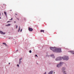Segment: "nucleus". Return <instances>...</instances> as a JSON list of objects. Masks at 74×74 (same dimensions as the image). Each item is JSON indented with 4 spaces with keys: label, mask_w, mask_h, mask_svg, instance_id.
Returning a JSON list of instances; mask_svg holds the SVG:
<instances>
[{
    "label": "nucleus",
    "mask_w": 74,
    "mask_h": 74,
    "mask_svg": "<svg viewBox=\"0 0 74 74\" xmlns=\"http://www.w3.org/2000/svg\"><path fill=\"white\" fill-rule=\"evenodd\" d=\"M21 30V28L20 27V26L19 27L18 30V32H19L20 31V30Z\"/></svg>",
    "instance_id": "obj_11"
},
{
    "label": "nucleus",
    "mask_w": 74,
    "mask_h": 74,
    "mask_svg": "<svg viewBox=\"0 0 74 74\" xmlns=\"http://www.w3.org/2000/svg\"><path fill=\"white\" fill-rule=\"evenodd\" d=\"M10 64V63H9V64Z\"/></svg>",
    "instance_id": "obj_31"
},
{
    "label": "nucleus",
    "mask_w": 74,
    "mask_h": 74,
    "mask_svg": "<svg viewBox=\"0 0 74 74\" xmlns=\"http://www.w3.org/2000/svg\"><path fill=\"white\" fill-rule=\"evenodd\" d=\"M69 57L67 56H64L62 57V59L63 60H69Z\"/></svg>",
    "instance_id": "obj_2"
},
{
    "label": "nucleus",
    "mask_w": 74,
    "mask_h": 74,
    "mask_svg": "<svg viewBox=\"0 0 74 74\" xmlns=\"http://www.w3.org/2000/svg\"><path fill=\"white\" fill-rule=\"evenodd\" d=\"M3 44H4V45H5V46H7V45L5 43H3Z\"/></svg>",
    "instance_id": "obj_14"
},
{
    "label": "nucleus",
    "mask_w": 74,
    "mask_h": 74,
    "mask_svg": "<svg viewBox=\"0 0 74 74\" xmlns=\"http://www.w3.org/2000/svg\"><path fill=\"white\" fill-rule=\"evenodd\" d=\"M19 64H21V60H19Z\"/></svg>",
    "instance_id": "obj_16"
},
{
    "label": "nucleus",
    "mask_w": 74,
    "mask_h": 74,
    "mask_svg": "<svg viewBox=\"0 0 74 74\" xmlns=\"http://www.w3.org/2000/svg\"><path fill=\"white\" fill-rule=\"evenodd\" d=\"M12 11V10H10V11Z\"/></svg>",
    "instance_id": "obj_32"
},
{
    "label": "nucleus",
    "mask_w": 74,
    "mask_h": 74,
    "mask_svg": "<svg viewBox=\"0 0 74 74\" xmlns=\"http://www.w3.org/2000/svg\"><path fill=\"white\" fill-rule=\"evenodd\" d=\"M17 19L18 20V21H19V18H17Z\"/></svg>",
    "instance_id": "obj_24"
},
{
    "label": "nucleus",
    "mask_w": 74,
    "mask_h": 74,
    "mask_svg": "<svg viewBox=\"0 0 74 74\" xmlns=\"http://www.w3.org/2000/svg\"><path fill=\"white\" fill-rule=\"evenodd\" d=\"M35 56H37V55H35Z\"/></svg>",
    "instance_id": "obj_26"
},
{
    "label": "nucleus",
    "mask_w": 74,
    "mask_h": 74,
    "mask_svg": "<svg viewBox=\"0 0 74 74\" xmlns=\"http://www.w3.org/2000/svg\"><path fill=\"white\" fill-rule=\"evenodd\" d=\"M29 53H32V51L30 50L29 51Z\"/></svg>",
    "instance_id": "obj_17"
},
{
    "label": "nucleus",
    "mask_w": 74,
    "mask_h": 74,
    "mask_svg": "<svg viewBox=\"0 0 74 74\" xmlns=\"http://www.w3.org/2000/svg\"><path fill=\"white\" fill-rule=\"evenodd\" d=\"M63 73L64 74H66V73H65V72Z\"/></svg>",
    "instance_id": "obj_23"
},
{
    "label": "nucleus",
    "mask_w": 74,
    "mask_h": 74,
    "mask_svg": "<svg viewBox=\"0 0 74 74\" xmlns=\"http://www.w3.org/2000/svg\"><path fill=\"white\" fill-rule=\"evenodd\" d=\"M11 24H8V25H6V26H10Z\"/></svg>",
    "instance_id": "obj_13"
},
{
    "label": "nucleus",
    "mask_w": 74,
    "mask_h": 74,
    "mask_svg": "<svg viewBox=\"0 0 74 74\" xmlns=\"http://www.w3.org/2000/svg\"><path fill=\"white\" fill-rule=\"evenodd\" d=\"M72 54H74V51H72L71 53Z\"/></svg>",
    "instance_id": "obj_15"
},
{
    "label": "nucleus",
    "mask_w": 74,
    "mask_h": 74,
    "mask_svg": "<svg viewBox=\"0 0 74 74\" xmlns=\"http://www.w3.org/2000/svg\"><path fill=\"white\" fill-rule=\"evenodd\" d=\"M63 59L62 57H59L56 59V60H61Z\"/></svg>",
    "instance_id": "obj_3"
},
{
    "label": "nucleus",
    "mask_w": 74,
    "mask_h": 74,
    "mask_svg": "<svg viewBox=\"0 0 74 74\" xmlns=\"http://www.w3.org/2000/svg\"><path fill=\"white\" fill-rule=\"evenodd\" d=\"M10 22V21H8L7 22V23H8V22Z\"/></svg>",
    "instance_id": "obj_21"
},
{
    "label": "nucleus",
    "mask_w": 74,
    "mask_h": 74,
    "mask_svg": "<svg viewBox=\"0 0 74 74\" xmlns=\"http://www.w3.org/2000/svg\"><path fill=\"white\" fill-rule=\"evenodd\" d=\"M4 14H5V16L6 17H7V12H4Z\"/></svg>",
    "instance_id": "obj_9"
},
{
    "label": "nucleus",
    "mask_w": 74,
    "mask_h": 74,
    "mask_svg": "<svg viewBox=\"0 0 74 74\" xmlns=\"http://www.w3.org/2000/svg\"><path fill=\"white\" fill-rule=\"evenodd\" d=\"M54 73H55V72Z\"/></svg>",
    "instance_id": "obj_35"
},
{
    "label": "nucleus",
    "mask_w": 74,
    "mask_h": 74,
    "mask_svg": "<svg viewBox=\"0 0 74 74\" xmlns=\"http://www.w3.org/2000/svg\"><path fill=\"white\" fill-rule=\"evenodd\" d=\"M22 59V58H21L19 60H21Z\"/></svg>",
    "instance_id": "obj_18"
},
{
    "label": "nucleus",
    "mask_w": 74,
    "mask_h": 74,
    "mask_svg": "<svg viewBox=\"0 0 74 74\" xmlns=\"http://www.w3.org/2000/svg\"><path fill=\"white\" fill-rule=\"evenodd\" d=\"M17 28H18V25H16V29H17Z\"/></svg>",
    "instance_id": "obj_19"
},
{
    "label": "nucleus",
    "mask_w": 74,
    "mask_h": 74,
    "mask_svg": "<svg viewBox=\"0 0 74 74\" xmlns=\"http://www.w3.org/2000/svg\"><path fill=\"white\" fill-rule=\"evenodd\" d=\"M16 51H18V50H17Z\"/></svg>",
    "instance_id": "obj_29"
},
{
    "label": "nucleus",
    "mask_w": 74,
    "mask_h": 74,
    "mask_svg": "<svg viewBox=\"0 0 74 74\" xmlns=\"http://www.w3.org/2000/svg\"><path fill=\"white\" fill-rule=\"evenodd\" d=\"M14 23H16V21H14Z\"/></svg>",
    "instance_id": "obj_28"
},
{
    "label": "nucleus",
    "mask_w": 74,
    "mask_h": 74,
    "mask_svg": "<svg viewBox=\"0 0 74 74\" xmlns=\"http://www.w3.org/2000/svg\"><path fill=\"white\" fill-rule=\"evenodd\" d=\"M52 73H53V71H51L48 74H52Z\"/></svg>",
    "instance_id": "obj_8"
},
{
    "label": "nucleus",
    "mask_w": 74,
    "mask_h": 74,
    "mask_svg": "<svg viewBox=\"0 0 74 74\" xmlns=\"http://www.w3.org/2000/svg\"><path fill=\"white\" fill-rule=\"evenodd\" d=\"M65 70H66V69L64 68H62V71L63 72V73H64L66 72V71H64Z\"/></svg>",
    "instance_id": "obj_5"
},
{
    "label": "nucleus",
    "mask_w": 74,
    "mask_h": 74,
    "mask_svg": "<svg viewBox=\"0 0 74 74\" xmlns=\"http://www.w3.org/2000/svg\"><path fill=\"white\" fill-rule=\"evenodd\" d=\"M63 62H60V64L57 65V67L58 68L62 66V64H63Z\"/></svg>",
    "instance_id": "obj_4"
},
{
    "label": "nucleus",
    "mask_w": 74,
    "mask_h": 74,
    "mask_svg": "<svg viewBox=\"0 0 74 74\" xmlns=\"http://www.w3.org/2000/svg\"><path fill=\"white\" fill-rule=\"evenodd\" d=\"M29 31H30V32H32V30H33V29L30 28V27H29Z\"/></svg>",
    "instance_id": "obj_6"
},
{
    "label": "nucleus",
    "mask_w": 74,
    "mask_h": 74,
    "mask_svg": "<svg viewBox=\"0 0 74 74\" xmlns=\"http://www.w3.org/2000/svg\"><path fill=\"white\" fill-rule=\"evenodd\" d=\"M51 57H52L53 58H55V56H54V55L53 54H52L51 55Z\"/></svg>",
    "instance_id": "obj_10"
},
{
    "label": "nucleus",
    "mask_w": 74,
    "mask_h": 74,
    "mask_svg": "<svg viewBox=\"0 0 74 74\" xmlns=\"http://www.w3.org/2000/svg\"><path fill=\"white\" fill-rule=\"evenodd\" d=\"M4 5H5V4H3Z\"/></svg>",
    "instance_id": "obj_34"
},
{
    "label": "nucleus",
    "mask_w": 74,
    "mask_h": 74,
    "mask_svg": "<svg viewBox=\"0 0 74 74\" xmlns=\"http://www.w3.org/2000/svg\"><path fill=\"white\" fill-rule=\"evenodd\" d=\"M10 20H12V18L11 19H9V21H10Z\"/></svg>",
    "instance_id": "obj_20"
},
{
    "label": "nucleus",
    "mask_w": 74,
    "mask_h": 74,
    "mask_svg": "<svg viewBox=\"0 0 74 74\" xmlns=\"http://www.w3.org/2000/svg\"><path fill=\"white\" fill-rule=\"evenodd\" d=\"M50 49L54 52H62V49L60 48H56L55 47H50Z\"/></svg>",
    "instance_id": "obj_1"
},
{
    "label": "nucleus",
    "mask_w": 74,
    "mask_h": 74,
    "mask_svg": "<svg viewBox=\"0 0 74 74\" xmlns=\"http://www.w3.org/2000/svg\"><path fill=\"white\" fill-rule=\"evenodd\" d=\"M22 29H21L20 31V32H22Z\"/></svg>",
    "instance_id": "obj_22"
},
{
    "label": "nucleus",
    "mask_w": 74,
    "mask_h": 74,
    "mask_svg": "<svg viewBox=\"0 0 74 74\" xmlns=\"http://www.w3.org/2000/svg\"><path fill=\"white\" fill-rule=\"evenodd\" d=\"M1 16V13H0V16Z\"/></svg>",
    "instance_id": "obj_27"
},
{
    "label": "nucleus",
    "mask_w": 74,
    "mask_h": 74,
    "mask_svg": "<svg viewBox=\"0 0 74 74\" xmlns=\"http://www.w3.org/2000/svg\"><path fill=\"white\" fill-rule=\"evenodd\" d=\"M0 33L1 34H5V33H3V32L1 31H0Z\"/></svg>",
    "instance_id": "obj_7"
},
{
    "label": "nucleus",
    "mask_w": 74,
    "mask_h": 74,
    "mask_svg": "<svg viewBox=\"0 0 74 74\" xmlns=\"http://www.w3.org/2000/svg\"><path fill=\"white\" fill-rule=\"evenodd\" d=\"M17 66H18V67H19V64H17Z\"/></svg>",
    "instance_id": "obj_25"
},
{
    "label": "nucleus",
    "mask_w": 74,
    "mask_h": 74,
    "mask_svg": "<svg viewBox=\"0 0 74 74\" xmlns=\"http://www.w3.org/2000/svg\"><path fill=\"white\" fill-rule=\"evenodd\" d=\"M15 14L17 15V14Z\"/></svg>",
    "instance_id": "obj_30"
},
{
    "label": "nucleus",
    "mask_w": 74,
    "mask_h": 74,
    "mask_svg": "<svg viewBox=\"0 0 74 74\" xmlns=\"http://www.w3.org/2000/svg\"><path fill=\"white\" fill-rule=\"evenodd\" d=\"M40 32H43V33H44V30H40Z\"/></svg>",
    "instance_id": "obj_12"
},
{
    "label": "nucleus",
    "mask_w": 74,
    "mask_h": 74,
    "mask_svg": "<svg viewBox=\"0 0 74 74\" xmlns=\"http://www.w3.org/2000/svg\"><path fill=\"white\" fill-rule=\"evenodd\" d=\"M0 19H1V17H0Z\"/></svg>",
    "instance_id": "obj_33"
}]
</instances>
